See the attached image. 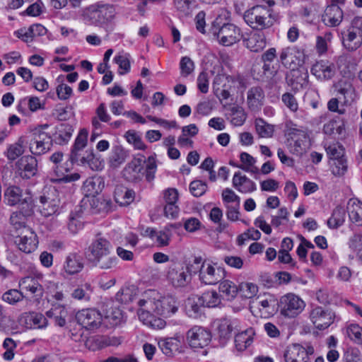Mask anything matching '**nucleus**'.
Masks as SVG:
<instances>
[{
  "label": "nucleus",
  "mask_w": 362,
  "mask_h": 362,
  "mask_svg": "<svg viewBox=\"0 0 362 362\" xmlns=\"http://www.w3.org/2000/svg\"><path fill=\"white\" fill-rule=\"evenodd\" d=\"M308 78V69H291L286 74V79L292 85L294 83L303 85Z\"/></svg>",
  "instance_id": "nucleus-39"
},
{
  "label": "nucleus",
  "mask_w": 362,
  "mask_h": 362,
  "mask_svg": "<svg viewBox=\"0 0 362 362\" xmlns=\"http://www.w3.org/2000/svg\"><path fill=\"white\" fill-rule=\"evenodd\" d=\"M305 356V348L300 344H293L285 351L284 357L285 362H298L301 356Z\"/></svg>",
  "instance_id": "nucleus-36"
},
{
  "label": "nucleus",
  "mask_w": 362,
  "mask_h": 362,
  "mask_svg": "<svg viewBox=\"0 0 362 362\" xmlns=\"http://www.w3.org/2000/svg\"><path fill=\"white\" fill-rule=\"evenodd\" d=\"M104 181L101 177L95 176L88 178L83 185V190L86 196H95L98 194L104 187Z\"/></svg>",
  "instance_id": "nucleus-24"
},
{
  "label": "nucleus",
  "mask_w": 362,
  "mask_h": 362,
  "mask_svg": "<svg viewBox=\"0 0 362 362\" xmlns=\"http://www.w3.org/2000/svg\"><path fill=\"white\" fill-rule=\"evenodd\" d=\"M194 4V0H174V5L177 11L185 16L192 13Z\"/></svg>",
  "instance_id": "nucleus-51"
},
{
  "label": "nucleus",
  "mask_w": 362,
  "mask_h": 362,
  "mask_svg": "<svg viewBox=\"0 0 362 362\" xmlns=\"http://www.w3.org/2000/svg\"><path fill=\"white\" fill-rule=\"evenodd\" d=\"M24 152L22 139L20 138L17 143L9 146L6 156L8 160H14Z\"/></svg>",
  "instance_id": "nucleus-55"
},
{
  "label": "nucleus",
  "mask_w": 362,
  "mask_h": 362,
  "mask_svg": "<svg viewBox=\"0 0 362 362\" xmlns=\"http://www.w3.org/2000/svg\"><path fill=\"white\" fill-rule=\"evenodd\" d=\"M127 157V151L122 147L116 146L112 149L110 162L112 166L117 167L125 161Z\"/></svg>",
  "instance_id": "nucleus-47"
},
{
  "label": "nucleus",
  "mask_w": 362,
  "mask_h": 362,
  "mask_svg": "<svg viewBox=\"0 0 362 362\" xmlns=\"http://www.w3.org/2000/svg\"><path fill=\"white\" fill-rule=\"evenodd\" d=\"M187 339L192 348L201 349L209 344L211 334L202 327L194 326L187 332Z\"/></svg>",
  "instance_id": "nucleus-13"
},
{
  "label": "nucleus",
  "mask_w": 362,
  "mask_h": 362,
  "mask_svg": "<svg viewBox=\"0 0 362 362\" xmlns=\"http://www.w3.org/2000/svg\"><path fill=\"white\" fill-rule=\"evenodd\" d=\"M167 278L175 288L185 287L191 282L189 268L176 264L169 267Z\"/></svg>",
  "instance_id": "nucleus-11"
},
{
  "label": "nucleus",
  "mask_w": 362,
  "mask_h": 362,
  "mask_svg": "<svg viewBox=\"0 0 362 362\" xmlns=\"http://www.w3.org/2000/svg\"><path fill=\"white\" fill-rule=\"evenodd\" d=\"M332 35L331 33H326L323 36L316 37L315 49L319 54H325L327 50V44L331 42Z\"/></svg>",
  "instance_id": "nucleus-54"
},
{
  "label": "nucleus",
  "mask_w": 362,
  "mask_h": 362,
  "mask_svg": "<svg viewBox=\"0 0 362 362\" xmlns=\"http://www.w3.org/2000/svg\"><path fill=\"white\" fill-rule=\"evenodd\" d=\"M29 145L33 154L41 155L51 148L52 139L47 133L39 132L33 134Z\"/></svg>",
  "instance_id": "nucleus-15"
},
{
  "label": "nucleus",
  "mask_w": 362,
  "mask_h": 362,
  "mask_svg": "<svg viewBox=\"0 0 362 362\" xmlns=\"http://www.w3.org/2000/svg\"><path fill=\"white\" fill-rule=\"evenodd\" d=\"M134 295L129 287L121 288L115 295V299L120 303L127 304L133 300Z\"/></svg>",
  "instance_id": "nucleus-58"
},
{
  "label": "nucleus",
  "mask_w": 362,
  "mask_h": 362,
  "mask_svg": "<svg viewBox=\"0 0 362 362\" xmlns=\"http://www.w3.org/2000/svg\"><path fill=\"white\" fill-rule=\"evenodd\" d=\"M286 146L290 153L301 156L306 151L307 136L305 132L293 128L288 133Z\"/></svg>",
  "instance_id": "nucleus-7"
},
{
  "label": "nucleus",
  "mask_w": 362,
  "mask_h": 362,
  "mask_svg": "<svg viewBox=\"0 0 362 362\" xmlns=\"http://www.w3.org/2000/svg\"><path fill=\"white\" fill-rule=\"evenodd\" d=\"M305 305L304 301L293 293L282 296L279 303L281 315L288 317H294L299 315L303 310Z\"/></svg>",
  "instance_id": "nucleus-4"
},
{
  "label": "nucleus",
  "mask_w": 362,
  "mask_h": 362,
  "mask_svg": "<svg viewBox=\"0 0 362 362\" xmlns=\"http://www.w3.org/2000/svg\"><path fill=\"white\" fill-rule=\"evenodd\" d=\"M19 170L25 173V176H33L37 171V160L32 156H25L20 158L16 163Z\"/></svg>",
  "instance_id": "nucleus-28"
},
{
  "label": "nucleus",
  "mask_w": 362,
  "mask_h": 362,
  "mask_svg": "<svg viewBox=\"0 0 362 362\" xmlns=\"http://www.w3.org/2000/svg\"><path fill=\"white\" fill-rule=\"evenodd\" d=\"M237 326L238 322L236 320H231L226 318L221 320L218 327L220 337L224 339L228 338Z\"/></svg>",
  "instance_id": "nucleus-42"
},
{
  "label": "nucleus",
  "mask_w": 362,
  "mask_h": 362,
  "mask_svg": "<svg viewBox=\"0 0 362 362\" xmlns=\"http://www.w3.org/2000/svg\"><path fill=\"white\" fill-rule=\"evenodd\" d=\"M138 305L139 319L144 325L160 329L165 327L166 322L158 316L170 317L177 313L180 303L173 296H162L155 290H148L139 300Z\"/></svg>",
  "instance_id": "nucleus-1"
},
{
  "label": "nucleus",
  "mask_w": 362,
  "mask_h": 362,
  "mask_svg": "<svg viewBox=\"0 0 362 362\" xmlns=\"http://www.w3.org/2000/svg\"><path fill=\"white\" fill-rule=\"evenodd\" d=\"M334 313L332 310L317 306L310 313V319L315 328L323 330L329 327L334 322Z\"/></svg>",
  "instance_id": "nucleus-10"
},
{
  "label": "nucleus",
  "mask_w": 362,
  "mask_h": 362,
  "mask_svg": "<svg viewBox=\"0 0 362 362\" xmlns=\"http://www.w3.org/2000/svg\"><path fill=\"white\" fill-rule=\"evenodd\" d=\"M135 198V192L124 186H117L115 189V202L120 206L130 204Z\"/></svg>",
  "instance_id": "nucleus-27"
},
{
  "label": "nucleus",
  "mask_w": 362,
  "mask_h": 362,
  "mask_svg": "<svg viewBox=\"0 0 362 362\" xmlns=\"http://www.w3.org/2000/svg\"><path fill=\"white\" fill-rule=\"evenodd\" d=\"M74 128L71 125L66 123H62L57 127L54 134V141L59 145H64L70 140Z\"/></svg>",
  "instance_id": "nucleus-30"
},
{
  "label": "nucleus",
  "mask_w": 362,
  "mask_h": 362,
  "mask_svg": "<svg viewBox=\"0 0 362 362\" xmlns=\"http://www.w3.org/2000/svg\"><path fill=\"white\" fill-rule=\"evenodd\" d=\"M88 134V132L86 129L80 130L70 153L69 160L71 164L78 162L79 152L87 145Z\"/></svg>",
  "instance_id": "nucleus-22"
},
{
  "label": "nucleus",
  "mask_w": 362,
  "mask_h": 362,
  "mask_svg": "<svg viewBox=\"0 0 362 362\" xmlns=\"http://www.w3.org/2000/svg\"><path fill=\"white\" fill-rule=\"evenodd\" d=\"M117 258L110 254H105L94 258L89 262L93 266L102 269L110 270L116 267L117 264Z\"/></svg>",
  "instance_id": "nucleus-26"
},
{
  "label": "nucleus",
  "mask_w": 362,
  "mask_h": 362,
  "mask_svg": "<svg viewBox=\"0 0 362 362\" xmlns=\"http://www.w3.org/2000/svg\"><path fill=\"white\" fill-rule=\"evenodd\" d=\"M346 210L350 221L358 225H362V203L356 199H351L347 203Z\"/></svg>",
  "instance_id": "nucleus-25"
},
{
  "label": "nucleus",
  "mask_w": 362,
  "mask_h": 362,
  "mask_svg": "<svg viewBox=\"0 0 362 362\" xmlns=\"http://www.w3.org/2000/svg\"><path fill=\"white\" fill-rule=\"evenodd\" d=\"M93 292V288L90 283H84L77 286L72 293L71 297L76 300L88 302Z\"/></svg>",
  "instance_id": "nucleus-33"
},
{
  "label": "nucleus",
  "mask_w": 362,
  "mask_h": 362,
  "mask_svg": "<svg viewBox=\"0 0 362 362\" xmlns=\"http://www.w3.org/2000/svg\"><path fill=\"white\" fill-rule=\"evenodd\" d=\"M349 338L358 344L362 343V328L358 325H351L347 328Z\"/></svg>",
  "instance_id": "nucleus-62"
},
{
  "label": "nucleus",
  "mask_w": 362,
  "mask_h": 362,
  "mask_svg": "<svg viewBox=\"0 0 362 362\" xmlns=\"http://www.w3.org/2000/svg\"><path fill=\"white\" fill-rule=\"evenodd\" d=\"M279 57L281 62L285 66L300 67L304 64L305 55L293 47L282 49Z\"/></svg>",
  "instance_id": "nucleus-14"
},
{
  "label": "nucleus",
  "mask_w": 362,
  "mask_h": 362,
  "mask_svg": "<svg viewBox=\"0 0 362 362\" xmlns=\"http://www.w3.org/2000/svg\"><path fill=\"white\" fill-rule=\"evenodd\" d=\"M207 189V185L201 180H194L189 185V190L193 196L199 197Z\"/></svg>",
  "instance_id": "nucleus-60"
},
{
  "label": "nucleus",
  "mask_w": 362,
  "mask_h": 362,
  "mask_svg": "<svg viewBox=\"0 0 362 362\" xmlns=\"http://www.w3.org/2000/svg\"><path fill=\"white\" fill-rule=\"evenodd\" d=\"M78 161L81 165H87L93 170H100L103 167V162L95 158L93 152L87 153L86 156L81 158L79 157Z\"/></svg>",
  "instance_id": "nucleus-44"
},
{
  "label": "nucleus",
  "mask_w": 362,
  "mask_h": 362,
  "mask_svg": "<svg viewBox=\"0 0 362 362\" xmlns=\"http://www.w3.org/2000/svg\"><path fill=\"white\" fill-rule=\"evenodd\" d=\"M158 345L161 351L167 356L172 357L182 351L180 337L160 338L158 341Z\"/></svg>",
  "instance_id": "nucleus-18"
},
{
  "label": "nucleus",
  "mask_w": 362,
  "mask_h": 362,
  "mask_svg": "<svg viewBox=\"0 0 362 362\" xmlns=\"http://www.w3.org/2000/svg\"><path fill=\"white\" fill-rule=\"evenodd\" d=\"M127 141L132 144L136 149L145 150L146 146L143 142L141 137L134 130H129L124 135Z\"/></svg>",
  "instance_id": "nucleus-53"
},
{
  "label": "nucleus",
  "mask_w": 362,
  "mask_h": 362,
  "mask_svg": "<svg viewBox=\"0 0 362 362\" xmlns=\"http://www.w3.org/2000/svg\"><path fill=\"white\" fill-rule=\"evenodd\" d=\"M57 81L59 84L57 86L56 91L58 96V98L62 100H66L69 99L72 95L73 90L72 88L64 83V76H59L57 78Z\"/></svg>",
  "instance_id": "nucleus-50"
},
{
  "label": "nucleus",
  "mask_w": 362,
  "mask_h": 362,
  "mask_svg": "<svg viewBox=\"0 0 362 362\" xmlns=\"http://www.w3.org/2000/svg\"><path fill=\"white\" fill-rule=\"evenodd\" d=\"M260 238L261 233L254 228H250L246 232L238 236V245H243L245 242L249 239L258 240L260 239Z\"/></svg>",
  "instance_id": "nucleus-59"
},
{
  "label": "nucleus",
  "mask_w": 362,
  "mask_h": 362,
  "mask_svg": "<svg viewBox=\"0 0 362 362\" xmlns=\"http://www.w3.org/2000/svg\"><path fill=\"white\" fill-rule=\"evenodd\" d=\"M221 16L228 18L230 13L226 9L221 10V13L212 24L213 33L216 36L220 44L224 46L233 45L240 41L242 37L240 29L233 23H223L221 25Z\"/></svg>",
  "instance_id": "nucleus-2"
},
{
  "label": "nucleus",
  "mask_w": 362,
  "mask_h": 362,
  "mask_svg": "<svg viewBox=\"0 0 362 362\" xmlns=\"http://www.w3.org/2000/svg\"><path fill=\"white\" fill-rule=\"evenodd\" d=\"M143 158H134L129 163L125 169V175H129L127 178L132 181L136 182L141 180V172L143 169Z\"/></svg>",
  "instance_id": "nucleus-34"
},
{
  "label": "nucleus",
  "mask_w": 362,
  "mask_h": 362,
  "mask_svg": "<svg viewBox=\"0 0 362 362\" xmlns=\"http://www.w3.org/2000/svg\"><path fill=\"white\" fill-rule=\"evenodd\" d=\"M329 165L332 173L337 177L344 175L348 170L347 160L345 158L329 161Z\"/></svg>",
  "instance_id": "nucleus-46"
},
{
  "label": "nucleus",
  "mask_w": 362,
  "mask_h": 362,
  "mask_svg": "<svg viewBox=\"0 0 362 362\" xmlns=\"http://www.w3.org/2000/svg\"><path fill=\"white\" fill-rule=\"evenodd\" d=\"M76 320L84 328L89 330L98 329L102 323V315L95 309H85L76 314Z\"/></svg>",
  "instance_id": "nucleus-12"
},
{
  "label": "nucleus",
  "mask_w": 362,
  "mask_h": 362,
  "mask_svg": "<svg viewBox=\"0 0 362 362\" xmlns=\"http://www.w3.org/2000/svg\"><path fill=\"white\" fill-rule=\"evenodd\" d=\"M23 298V293L18 289H9L2 295V300L10 305H15Z\"/></svg>",
  "instance_id": "nucleus-52"
},
{
  "label": "nucleus",
  "mask_w": 362,
  "mask_h": 362,
  "mask_svg": "<svg viewBox=\"0 0 362 362\" xmlns=\"http://www.w3.org/2000/svg\"><path fill=\"white\" fill-rule=\"evenodd\" d=\"M256 132L260 137L270 138L274 134V126L259 118L255 120Z\"/></svg>",
  "instance_id": "nucleus-45"
},
{
  "label": "nucleus",
  "mask_w": 362,
  "mask_h": 362,
  "mask_svg": "<svg viewBox=\"0 0 362 362\" xmlns=\"http://www.w3.org/2000/svg\"><path fill=\"white\" fill-rule=\"evenodd\" d=\"M112 248L110 242L100 234H98L86 249V258L90 261L100 255L110 254Z\"/></svg>",
  "instance_id": "nucleus-9"
},
{
  "label": "nucleus",
  "mask_w": 362,
  "mask_h": 362,
  "mask_svg": "<svg viewBox=\"0 0 362 362\" xmlns=\"http://www.w3.org/2000/svg\"><path fill=\"white\" fill-rule=\"evenodd\" d=\"M245 46L252 52H257L262 50L266 46V39L264 34L254 33L250 34L245 40Z\"/></svg>",
  "instance_id": "nucleus-29"
},
{
  "label": "nucleus",
  "mask_w": 362,
  "mask_h": 362,
  "mask_svg": "<svg viewBox=\"0 0 362 362\" xmlns=\"http://www.w3.org/2000/svg\"><path fill=\"white\" fill-rule=\"evenodd\" d=\"M230 122L235 126L242 125L246 119L244 110L240 106H234L230 109Z\"/></svg>",
  "instance_id": "nucleus-49"
},
{
  "label": "nucleus",
  "mask_w": 362,
  "mask_h": 362,
  "mask_svg": "<svg viewBox=\"0 0 362 362\" xmlns=\"http://www.w3.org/2000/svg\"><path fill=\"white\" fill-rule=\"evenodd\" d=\"M209 78L210 76L206 71L201 72L198 76L197 86L199 90L203 93H206L209 90Z\"/></svg>",
  "instance_id": "nucleus-64"
},
{
  "label": "nucleus",
  "mask_w": 362,
  "mask_h": 362,
  "mask_svg": "<svg viewBox=\"0 0 362 362\" xmlns=\"http://www.w3.org/2000/svg\"><path fill=\"white\" fill-rule=\"evenodd\" d=\"M342 43L348 50L354 51L357 49L362 43V33L359 27L354 25L341 33Z\"/></svg>",
  "instance_id": "nucleus-16"
},
{
  "label": "nucleus",
  "mask_w": 362,
  "mask_h": 362,
  "mask_svg": "<svg viewBox=\"0 0 362 362\" xmlns=\"http://www.w3.org/2000/svg\"><path fill=\"white\" fill-rule=\"evenodd\" d=\"M18 285L20 287L30 291L36 298L39 299L42 297L44 288L36 279L31 276L22 278L19 281Z\"/></svg>",
  "instance_id": "nucleus-23"
},
{
  "label": "nucleus",
  "mask_w": 362,
  "mask_h": 362,
  "mask_svg": "<svg viewBox=\"0 0 362 362\" xmlns=\"http://www.w3.org/2000/svg\"><path fill=\"white\" fill-rule=\"evenodd\" d=\"M343 17L341 8L338 5L331 4L325 8L322 21L327 26L337 27L341 23Z\"/></svg>",
  "instance_id": "nucleus-19"
},
{
  "label": "nucleus",
  "mask_w": 362,
  "mask_h": 362,
  "mask_svg": "<svg viewBox=\"0 0 362 362\" xmlns=\"http://www.w3.org/2000/svg\"><path fill=\"white\" fill-rule=\"evenodd\" d=\"M83 268V264L79 255L72 253L66 257L64 269L67 274H77L81 272Z\"/></svg>",
  "instance_id": "nucleus-32"
},
{
  "label": "nucleus",
  "mask_w": 362,
  "mask_h": 362,
  "mask_svg": "<svg viewBox=\"0 0 362 362\" xmlns=\"http://www.w3.org/2000/svg\"><path fill=\"white\" fill-rule=\"evenodd\" d=\"M23 233V235L16 238V243L21 251L30 253L37 248L38 243L37 235L30 228H24Z\"/></svg>",
  "instance_id": "nucleus-17"
},
{
  "label": "nucleus",
  "mask_w": 362,
  "mask_h": 362,
  "mask_svg": "<svg viewBox=\"0 0 362 362\" xmlns=\"http://www.w3.org/2000/svg\"><path fill=\"white\" fill-rule=\"evenodd\" d=\"M54 173L57 175V178L52 179V182L54 183H67L77 181L80 179L81 175L78 173H74L69 175H65L63 172H62L58 166H57L54 170Z\"/></svg>",
  "instance_id": "nucleus-48"
},
{
  "label": "nucleus",
  "mask_w": 362,
  "mask_h": 362,
  "mask_svg": "<svg viewBox=\"0 0 362 362\" xmlns=\"http://www.w3.org/2000/svg\"><path fill=\"white\" fill-rule=\"evenodd\" d=\"M260 306L259 310L264 314H272L274 312L276 300L270 297L267 299H261L257 302Z\"/></svg>",
  "instance_id": "nucleus-61"
},
{
  "label": "nucleus",
  "mask_w": 362,
  "mask_h": 362,
  "mask_svg": "<svg viewBox=\"0 0 362 362\" xmlns=\"http://www.w3.org/2000/svg\"><path fill=\"white\" fill-rule=\"evenodd\" d=\"M25 322L28 328H44L47 325L46 317L41 313H30L25 316Z\"/></svg>",
  "instance_id": "nucleus-38"
},
{
  "label": "nucleus",
  "mask_w": 362,
  "mask_h": 362,
  "mask_svg": "<svg viewBox=\"0 0 362 362\" xmlns=\"http://www.w3.org/2000/svg\"><path fill=\"white\" fill-rule=\"evenodd\" d=\"M199 300V297H189L187 299L185 309L189 317L198 318L202 314V303Z\"/></svg>",
  "instance_id": "nucleus-35"
},
{
  "label": "nucleus",
  "mask_w": 362,
  "mask_h": 362,
  "mask_svg": "<svg viewBox=\"0 0 362 362\" xmlns=\"http://www.w3.org/2000/svg\"><path fill=\"white\" fill-rule=\"evenodd\" d=\"M238 291L243 297L245 298H251L257 294L258 288L252 283H241L239 285Z\"/></svg>",
  "instance_id": "nucleus-56"
},
{
  "label": "nucleus",
  "mask_w": 362,
  "mask_h": 362,
  "mask_svg": "<svg viewBox=\"0 0 362 362\" xmlns=\"http://www.w3.org/2000/svg\"><path fill=\"white\" fill-rule=\"evenodd\" d=\"M325 148L329 158V161L344 158V148L339 143L334 142L328 145L325 144Z\"/></svg>",
  "instance_id": "nucleus-43"
},
{
  "label": "nucleus",
  "mask_w": 362,
  "mask_h": 362,
  "mask_svg": "<svg viewBox=\"0 0 362 362\" xmlns=\"http://www.w3.org/2000/svg\"><path fill=\"white\" fill-rule=\"evenodd\" d=\"M112 6L107 4H95L86 9L84 18L90 24L103 23L112 17Z\"/></svg>",
  "instance_id": "nucleus-5"
},
{
  "label": "nucleus",
  "mask_w": 362,
  "mask_h": 362,
  "mask_svg": "<svg viewBox=\"0 0 362 362\" xmlns=\"http://www.w3.org/2000/svg\"><path fill=\"white\" fill-rule=\"evenodd\" d=\"M344 74L347 75V78L341 79L337 83L334 84V88L337 93L341 94L344 97V103H347L349 98H352L354 93V88L351 83L350 78L352 76L350 71H344Z\"/></svg>",
  "instance_id": "nucleus-20"
},
{
  "label": "nucleus",
  "mask_w": 362,
  "mask_h": 362,
  "mask_svg": "<svg viewBox=\"0 0 362 362\" xmlns=\"http://www.w3.org/2000/svg\"><path fill=\"white\" fill-rule=\"evenodd\" d=\"M264 93L262 88L252 87L247 91V103L252 111H259L263 105Z\"/></svg>",
  "instance_id": "nucleus-21"
},
{
  "label": "nucleus",
  "mask_w": 362,
  "mask_h": 362,
  "mask_svg": "<svg viewBox=\"0 0 362 362\" xmlns=\"http://www.w3.org/2000/svg\"><path fill=\"white\" fill-rule=\"evenodd\" d=\"M345 220V211L343 207L337 206L327 221V226L330 228H337L341 226Z\"/></svg>",
  "instance_id": "nucleus-40"
},
{
  "label": "nucleus",
  "mask_w": 362,
  "mask_h": 362,
  "mask_svg": "<svg viewBox=\"0 0 362 362\" xmlns=\"http://www.w3.org/2000/svg\"><path fill=\"white\" fill-rule=\"evenodd\" d=\"M4 202L8 206H22L24 208V205L27 206H32L33 199L30 194L28 192L23 194V190L15 185L9 186L4 191Z\"/></svg>",
  "instance_id": "nucleus-6"
},
{
  "label": "nucleus",
  "mask_w": 362,
  "mask_h": 362,
  "mask_svg": "<svg viewBox=\"0 0 362 362\" xmlns=\"http://www.w3.org/2000/svg\"><path fill=\"white\" fill-rule=\"evenodd\" d=\"M218 291L222 293L227 300H233L238 295L239 286L230 280L224 279L218 282Z\"/></svg>",
  "instance_id": "nucleus-31"
},
{
  "label": "nucleus",
  "mask_w": 362,
  "mask_h": 362,
  "mask_svg": "<svg viewBox=\"0 0 362 362\" xmlns=\"http://www.w3.org/2000/svg\"><path fill=\"white\" fill-rule=\"evenodd\" d=\"M272 10L262 5H256L245 11L243 19L252 29L263 30L273 25Z\"/></svg>",
  "instance_id": "nucleus-3"
},
{
  "label": "nucleus",
  "mask_w": 362,
  "mask_h": 362,
  "mask_svg": "<svg viewBox=\"0 0 362 362\" xmlns=\"http://www.w3.org/2000/svg\"><path fill=\"white\" fill-rule=\"evenodd\" d=\"M202 305L208 308H216L221 303V296L214 290H210L199 296Z\"/></svg>",
  "instance_id": "nucleus-37"
},
{
  "label": "nucleus",
  "mask_w": 362,
  "mask_h": 362,
  "mask_svg": "<svg viewBox=\"0 0 362 362\" xmlns=\"http://www.w3.org/2000/svg\"><path fill=\"white\" fill-rule=\"evenodd\" d=\"M170 235V230L165 228L163 230H156L154 239L159 246H167L169 244Z\"/></svg>",
  "instance_id": "nucleus-63"
},
{
  "label": "nucleus",
  "mask_w": 362,
  "mask_h": 362,
  "mask_svg": "<svg viewBox=\"0 0 362 362\" xmlns=\"http://www.w3.org/2000/svg\"><path fill=\"white\" fill-rule=\"evenodd\" d=\"M132 57L129 53L124 52H118L113 59L114 63L119 68H130L132 65Z\"/></svg>",
  "instance_id": "nucleus-57"
},
{
  "label": "nucleus",
  "mask_w": 362,
  "mask_h": 362,
  "mask_svg": "<svg viewBox=\"0 0 362 362\" xmlns=\"http://www.w3.org/2000/svg\"><path fill=\"white\" fill-rule=\"evenodd\" d=\"M225 271L221 267H215L211 264L204 262L199 271V280L208 285H214L223 279Z\"/></svg>",
  "instance_id": "nucleus-8"
},
{
  "label": "nucleus",
  "mask_w": 362,
  "mask_h": 362,
  "mask_svg": "<svg viewBox=\"0 0 362 362\" xmlns=\"http://www.w3.org/2000/svg\"><path fill=\"white\" fill-rule=\"evenodd\" d=\"M254 334L252 329H247L236 334L235 337V343L238 350H244L249 346L252 341V335Z\"/></svg>",
  "instance_id": "nucleus-41"
}]
</instances>
